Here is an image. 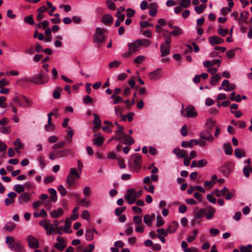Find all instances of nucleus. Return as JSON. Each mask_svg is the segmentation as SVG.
<instances>
[{
  "label": "nucleus",
  "instance_id": "37",
  "mask_svg": "<svg viewBox=\"0 0 252 252\" xmlns=\"http://www.w3.org/2000/svg\"><path fill=\"white\" fill-rule=\"evenodd\" d=\"M179 4L184 8L189 7L191 4V0H180Z\"/></svg>",
  "mask_w": 252,
  "mask_h": 252
},
{
  "label": "nucleus",
  "instance_id": "29",
  "mask_svg": "<svg viewBox=\"0 0 252 252\" xmlns=\"http://www.w3.org/2000/svg\"><path fill=\"white\" fill-rule=\"evenodd\" d=\"M48 191L49 193L51 194V196L50 197V200L53 202L56 201L57 199V197L56 196L57 191L54 189H49Z\"/></svg>",
  "mask_w": 252,
  "mask_h": 252
},
{
  "label": "nucleus",
  "instance_id": "62",
  "mask_svg": "<svg viewBox=\"0 0 252 252\" xmlns=\"http://www.w3.org/2000/svg\"><path fill=\"white\" fill-rule=\"evenodd\" d=\"M58 190L62 196H64L66 194V191L64 187L62 185H60L58 187Z\"/></svg>",
  "mask_w": 252,
  "mask_h": 252
},
{
  "label": "nucleus",
  "instance_id": "54",
  "mask_svg": "<svg viewBox=\"0 0 252 252\" xmlns=\"http://www.w3.org/2000/svg\"><path fill=\"white\" fill-rule=\"evenodd\" d=\"M171 35L170 34H163V36L165 39V42L163 43L169 44L171 42Z\"/></svg>",
  "mask_w": 252,
  "mask_h": 252
},
{
  "label": "nucleus",
  "instance_id": "59",
  "mask_svg": "<svg viewBox=\"0 0 252 252\" xmlns=\"http://www.w3.org/2000/svg\"><path fill=\"white\" fill-rule=\"evenodd\" d=\"M181 146L183 147H189L190 148L193 147V144L191 143V140L189 141H183L181 143Z\"/></svg>",
  "mask_w": 252,
  "mask_h": 252
},
{
  "label": "nucleus",
  "instance_id": "50",
  "mask_svg": "<svg viewBox=\"0 0 252 252\" xmlns=\"http://www.w3.org/2000/svg\"><path fill=\"white\" fill-rule=\"evenodd\" d=\"M121 63L118 61H114L110 62L109 64V67L111 68H117L120 64Z\"/></svg>",
  "mask_w": 252,
  "mask_h": 252
},
{
  "label": "nucleus",
  "instance_id": "22",
  "mask_svg": "<svg viewBox=\"0 0 252 252\" xmlns=\"http://www.w3.org/2000/svg\"><path fill=\"white\" fill-rule=\"evenodd\" d=\"M179 226L178 223L176 221L171 222L170 224L167 228V230L169 233H172L176 231Z\"/></svg>",
  "mask_w": 252,
  "mask_h": 252
},
{
  "label": "nucleus",
  "instance_id": "9",
  "mask_svg": "<svg viewBox=\"0 0 252 252\" xmlns=\"http://www.w3.org/2000/svg\"><path fill=\"white\" fill-rule=\"evenodd\" d=\"M27 240L29 247L32 249L38 248L39 247V244L38 240L32 235H29L27 237Z\"/></svg>",
  "mask_w": 252,
  "mask_h": 252
},
{
  "label": "nucleus",
  "instance_id": "38",
  "mask_svg": "<svg viewBox=\"0 0 252 252\" xmlns=\"http://www.w3.org/2000/svg\"><path fill=\"white\" fill-rule=\"evenodd\" d=\"M111 98L114 99L113 102L114 104L123 101V99L121 96L116 95L115 94H112L111 96Z\"/></svg>",
  "mask_w": 252,
  "mask_h": 252
},
{
  "label": "nucleus",
  "instance_id": "13",
  "mask_svg": "<svg viewBox=\"0 0 252 252\" xmlns=\"http://www.w3.org/2000/svg\"><path fill=\"white\" fill-rule=\"evenodd\" d=\"M170 46L169 44L162 43L160 45L161 57H166L170 54Z\"/></svg>",
  "mask_w": 252,
  "mask_h": 252
},
{
  "label": "nucleus",
  "instance_id": "26",
  "mask_svg": "<svg viewBox=\"0 0 252 252\" xmlns=\"http://www.w3.org/2000/svg\"><path fill=\"white\" fill-rule=\"evenodd\" d=\"M183 33V30L178 26H175L174 30L170 32V34L175 36H178Z\"/></svg>",
  "mask_w": 252,
  "mask_h": 252
},
{
  "label": "nucleus",
  "instance_id": "45",
  "mask_svg": "<svg viewBox=\"0 0 252 252\" xmlns=\"http://www.w3.org/2000/svg\"><path fill=\"white\" fill-rule=\"evenodd\" d=\"M15 227V224L14 223H13V222H9L5 224L4 228L6 230H8L9 231H11L12 230L14 229Z\"/></svg>",
  "mask_w": 252,
  "mask_h": 252
},
{
  "label": "nucleus",
  "instance_id": "39",
  "mask_svg": "<svg viewBox=\"0 0 252 252\" xmlns=\"http://www.w3.org/2000/svg\"><path fill=\"white\" fill-rule=\"evenodd\" d=\"M85 236L86 238V239L90 241L93 239L94 238V235L93 233V230L92 229H88L85 233Z\"/></svg>",
  "mask_w": 252,
  "mask_h": 252
},
{
  "label": "nucleus",
  "instance_id": "14",
  "mask_svg": "<svg viewBox=\"0 0 252 252\" xmlns=\"http://www.w3.org/2000/svg\"><path fill=\"white\" fill-rule=\"evenodd\" d=\"M94 137L93 140V144L97 147L101 146L104 141L103 137L98 134H94Z\"/></svg>",
  "mask_w": 252,
  "mask_h": 252
},
{
  "label": "nucleus",
  "instance_id": "55",
  "mask_svg": "<svg viewBox=\"0 0 252 252\" xmlns=\"http://www.w3.org/2000/svg\"><path fill=\"white\" fill-rule=\"evenodd\" d=\"M37 161L39 163L40 167L42 169L45 167L46 163L44 161V158L42 156L40 155L38 157Z\"/></svg>",
  "mask_w": 252,
  "mask_h": 252
},
{
  "label": "nucleus",
  "instance_id": "21",
  "mask_svg": "<svg viewBox=\"0 0 252 252\" xmlns=\"http://www.w3.org/2000/svg\"><path fill=\"white\" fill-rule=\"evenodd\" d=\"M227 191V188L223 187L221 190H219L218 189H215L213 192L212 194L216 195L217 197H220L224 196L226 194V192Z\"/></svg>",
  "mask_w": 252,
  "mask_h": 252
},
{
  "label": "nucleus",
  "instance_id": "31",
  "mask_svg": "<svg viewBox=\"0 0 252 252\" xmlns=\"http://www.w3.org/2000/svg\"><path fill=\"white\" fill-rule=\"evenodd\" d=\"M220 78V76L218 74L213 76L210 79L211 84L214 86L216 85L219 82Z\"/></svg>",
  "mask_w": 252,
  "mask_h": 252
},
{
  "label": "nucleus",
  "instance_id": "27",
  "mask_svg": "<svg viewBox=\"0 0 252 252\" xmlns=\"http://www.w3.org/2000/svg\"><path fill=\"white\" fill-rule=\"evenodd\" d=\"M250 172L252 173V166L250 165H246L243 169V173L246 178L250 176Z\"/></svg>",
  "mask_w": 252,
  "mask_h": 252
},
{
  "label": "nucleus",
  "instance_id": "6",
  "mask_svg": "<svg viewBox=\"0 0 252 252\" xmlns=\"http://www.w3.org/2000/svg\"><path fill=\"white\" fill-rule=\"evenodd\" d=\"M181 114L184 117L195 118L197 116V112L195 111L194 107L190 105L188 106L185 110L182 109Z\"/></svg>",
  "mask_w": 252,
  "mask_h": 252
},
{
  "label": "nucleus",
  "instance_id": "3",
  "mask_svg": "<svg viewBox=\"0 0 252 252\" xmlns=\"http://www.w3.org/2000/svg\"><path fill=\"white\" fill-rule=\"evenodd\" d=\"M80 178L79 173L75 168H71L70 169L69 173L67 175L66 182L67 187L71 188L75 186V182Z\"/></svg>",
  "mask_w": 252,
  "mask_h": 252
},
{
  "label": "nucleus",
  "instance_id": "61",
  "mask_svg": "<svg viewBox=\"0 0 252 252\" xmlns=\"http://www.w3.org/2000/svg\"><path fill=\"white\" fill-rule=\"evenodd\" d=\"M106 3L109 9L112 10L116 9L115 4L111 0H107Z\"/></svg>",
  "mask_w": 252,
  "mask_h": 252
},
{
  "label": "nucleus",
  "instance_id": "33",
  "mask_svg": "<svg viewBox=\"0 0 252 252\" xmlns=\"http://www.w3.org/2000/svg\"><path fill=\"white\" fill-rule=\"evenodd\" d=\"M14 145L15 146V150L18 153H20L19 149L22 148L23 144L21 143L19 138H17L16 141L14 142Z\"/></svg>",
  "mask_w": 252,
  "mask_h": 252
},
{
  "label": "nucleus",
  "instance_id": "64",
  "mask_svg": "<svg viewBox=\"0 0 252 252\" xmlns=\"http://www.w3.org/2000/svg\"><path fill=\"white\" fill-rule=\"evenodd\" d=\"M226 54L228 58H232L234 57L235 52L233 50H229L226 52Z\"/></svg>",
  "mask_w": 252,
  "mask_h": 252
},
{
  "label": "nucleus",
  "instance_id": "63",
  "mask_svg": "<svg viewBox=\"0 0 252 252\" xmlns=\"http://www.w3.org/2000/svg\"><path fill=\"white\" fill-rule=\"evenodd\" d=\"M71 224V221H70L69 218H67L65 220V226H63V227H64V228L65 229V230H64V232H65V233L68 232L67 229H68L70 228Z\"/></svg>",
  "mask_w": 252,
  "mask_h": 252
},
{
  "label": "nucleus",
  "instance_id": "51",
  "mask_svg": "<svg viewBox=\"0 0 252 252\" xmlns=\"http://www.w3.org/2000/svg\"><path fill=\"white\" fill-rule=\"evenodd\" d=\"M152 218L149 215H146L144 217V222L149 226L151 225Z\"/></svg>",
  "mask_w": 252,
  "mask_h": 252
},
{
  "label": "nucleus",
  "instance_id": "43",
  "mask_svg": "<svg viewBox=\"0 0 252 252\" xmlns=\"http://www.w3.org/2000/svg\"><path fill=\"white\" fill-rule=\"evenodd\" d=\"M66 246L65 243H57L55 244V247L60 251H63Z\"/></svg>",
  "mask_w": 252,
  "mask_h": 252
},
{
  "label": "nucleus",
  "instance_id": "49",
  "mask_svg": "<svg viewBox=\"0 0 252 252\" xmlns=\"http://www.w3.org/2000/svg\"><path fill=\"white\" fill-rule=\"evenodd\" d=\"M62 90L61 88L58 87L57 88V90L54 91L53 96L55 99H59L60 97L61 94L60 92Z\"/></svg>",
  "mask_w": 252,
  "mask_h": 252
},
{
  "label": "nucleus",
  "instance_id": "17",
  "mask_svg": "<svg viewBox=\"0 0 252 252\" xmlns=\"http://www.w3.org/2000/svg\"><path fill=\"white\" fill-rule=\"evenodd\" d=\"M94 120L93 121L94 127L93 128V131H95L96 129L99 128L101 126V121L98 115L96 113H94Z\"/></svg>",
  "mask_w": 252,
  "mask_h": 252
},
{
  "label": "nucleus",
  "instance_id": "30",
  "mask_svg": "<svg viewBox=\"0 0 252 252\" xmlns=\"http://www.w3.org/2000/svg\"><path fill=\"white\" fill-rule=\"evenodd\" d=\"M223 148L225 150V153L227 155H230L232 154L233 150L230 143H225L223 145Z\"/></svg>",
  "mask_w": 252,
  "mask_h": 252
},
{
  "label": "nucleus",
  "instance_id": "25",
  "mask_svg": "<svg viewBox=\"0 0 252 252\" xmlns=\"http://www.w3.org/2000/svg\"><path fill=\"white\" fill-rule=\"evenodd\" d=\"M123 138L124 139V144L130 145L134 143V140L130 136L128 135H124Z\"/></svg>",
  "mask_w": 252,
  "mask_h": 252
},
{
  "label": "nucleus",
  "instance_id": "18",
  "mask_svg": "<svg viewBox=\"0 0 252 252\" xmlns=\"http://www.w3.org/2000/svg\"><path fill=\"white\" fill-rule=\"evenodd\" d=\"M173 153L179 158H185V156H187L186 151L185 150H181L178 148H175L173 151Z\"/></svg>",
  "mask_w": 252,
  "mask_h": 252
},
{
  "label": "nucleus",
  "instance_id": "46",
  "mask_svg": "<svg viewBox=\"0 0 252 252\" xmlns=\"http://www.w3.org/2000/svg\"><path fill=\"white\" fill-rule=\"evenodd\" d=\"M49 25V23L47 21H43L42 22H40L38 24H36V26L38 28H42L43 29H46Z\"/></svg>",
  "mask_w": 252,
  "mask_h": 252
},
{
  "label": "nucleus",
  "instance_id": "35",
  "mask_svg": "<svg viewBox=\"0 0 252 252\" xmlns=\"http://www.w3.org/2000/svg\"><path fill=\"white\" fill-rule=\"evenodd\" d=\"M14 189L16 192L21 193L24 191L25 186L22 185H15L14 186Z\"/></svg>",
  "mask_w": 252,
  "mask_h": 252
},
{
  "label": "nucleus",
  "instance_id": "2",
  "mask_svg": "<svg viewBox=\"0 0 252 252\" xmlns=\"http://www.w3.org/2000/svg\"><path fill=\"white\" fill-rule=\"evenodd\" d=\"M23 81L26 82H33L37 85H43L48 82L49 78L45 75L42 70H41L32 77L25 78Z\"/></svg>",
  "mask_w": 252,
  "mask_h": 252
},
{
  "label": "nucleus",
  "instance_id": "32",
  "mask_svg": "<svg viewBox=\"0 0 252 252\" xmlns=\"http://www.w3.org/2000/svg\"><path fill=\"white\" fill-rule=\"evenodd\" d=\"M50 223V221L47 220H43L39 222V224L44 227L46 232H47V230L49 228Z\"/></svg>",
  "mask_w": 252,
  "mask_h": 252
},
{
  "label": "nucleus",
  "instance_id": "42",
  "mask_svg": "<svg viewBox=\"0 0 252 252\" xmlns=\"http://www.w3.org/2000/svg\"><path fill=\"white\" fill-rule=\"evenodd\" d=\"M45 129L46 131H53L54 129V125L52 124V121H49L48 120V124L45 126Z\"/></svg>",
  "mask_w": 252,
  "mask_h": 252
},
{
  "label": "nucleus",
  "instance_id": "36",
  "mask_svg": "<svg viewBox=\"0 0 252 252\" xmlns=\"http://www.w3.org/2000/svg\"><path fill=\"white\" fill-rule=\"evenodd\" d=\"M206 213L204 209H201L198 211L194 213V216L196 219H200L202 218Z\"/></svg>",
  "mask_w": 252,
  "mask_h": 252
},
{
  "label": "nucleus",
  "instance_id": "20",
  "mask_svg": "<svg viewBox=\"0 0 252 252\" xmlns=\"http://www.w3.org/2000/svg\"><path fill=\"white\" fill-rule=\"evenodd\" d=\"M31 198V194L29 193L25 192L21 194L19 197L20 204H22L24 202H28Z\"/></svg>",
  "mask_w": 252,
  "mask_h": 252
},
{
  "label": "nucleus",
  "instance_id": "41",
  "mask_svg": "<svg viewBox=\"0 0 252 252\" xmlns=\"http://www.w3.org/2000/svg\"><path fill=\"white\" fill-rule=\"evenodd\" d=\"M216 212V210L214 208H211L210 211L206 214V218L207 220L212 219Z\"/></svg>",
  "mask_w": 252,
  "mask_h": 252
},
{
  "label": "nucleus",
  "instance_id": "47",
  "mask_svg": "<svg viewBox=\"0 0 252 252\" xmlns=\"http://www.w3.org/2000/svg\"><path fill=\"white\" fill-rule=\"evenodd\" d=\"M206 5H203V4H202V5H200L198 6H195L194 9H195V11L198 13V14H200L201 13H202L204 9L206 8Z\"/></svg>",
  "mask_w": 252,
  "mask_h": 252
},
{
  "label": "nucleus",
  "instance_id": "60",
  "mask_svg": "<svg viewBox=\"0 0 252 252\" xmlns=\"http://www.w3.org/2000/svg\"><path fill=\"white\" fill-rule=\"evenodd\" d=\"M218 33L222 36H225L228 34V31L227 29L219 28L218 29Z\"/></svg>",
  "mask_w": 252,
  "mask_h": 252
},
{
  "label": "nucleus",
  "instance_id": "40",
  "mask_svg": "<svg viewBox=\"0 0 252 252\" xmlns=\"http://www.w3.org/2000/svg\"><path fill=\"white\" fill-rule=\"evenodd\" d=\"M140 46H143L147 47L151 45V42L147 39H138Z\"/></svg>",
  "mask_w": 252,
  "mask_h": 252
},
{
  "label": "nucleus",
  "instance_id": "52",
  "mask_svg": "<svg viewBox=\"0 0 252 252\" xmlns=\"http://www.w3.org/2000/svg\"><path fill=\"white\" fill-rule=\"evenodd\" d=\"M126 209V207L117 208L115 210V214L116 216H120Z\"/></svg>",
  "mask_w": 252,
  "mask_h": 252
},
{
  "label": "nucleus",
  "instance_id": "57",
  "mask_svg": "<svg viewBox=\"0 0 252 252\" xmlns=\"http://www.w3.org/2000/svg\"><path fill=\"white\" fill-rule=\"evenodd\" d=\"M145 57L144 56L140 55L137 56L134 60V62L137 64L141 63L145 60Z\"/></svg>",
  "mask_w": 252,
  "mask_h": 252
},
{
  "label": "nucleus",
  "instance_id": "4",
  "mask_svg": "<svg viewBox=\"0 0 252 252\" xmlns=\"http://www.w3.org/2000/svg\"><path fill=\"white\" fill-rule=\"evenodd\" d=\"M142 157L136 154L133 155L129 161V166L131 169L134 172H138L141 166Z\"/></svg>",
  "mask_w": 252,
  "mask_h": 252
},
{
  "label": "nucleus",
  "instance_id": "48",
  "mask_svg": "<svg viewBox=\"0 0 252 252\" xmlns=\"http://www.w3.org/2000/svg\"><path fill=\"white\" fill-rule=\"evenodd\" d=\"M197 233H198V230L197 229H194L193 231V235L189 236L188 238V239H187L188 242L189 243L192 242L197 237Z\"/></svg>",
  "mask_w": 252,
  "mask_h": 252
},
{
  "label": "nucleus",
  "instance_id": "5",
  "mask_svg": "<svg viewBox=\"0 0 252 252\" xmlns=\"http://www.w3.org/2000/svg\"><path fill=\"white\" fill-rule=\"evenodd\" d=\"M142 194V191L141 190L137 192L135 189L132 188L127 190L125 199L129 204H132L135 202L136 198L139 197Z\"/></svg>",
  "mask_w": 252,
  "mask_h": 252
},
{
  "label": "nucleus",
  "instance_id": "8",
  "mask_svg": "<svg viewBox=\"0 0 252 252\" xmlns=\"http://www.w3.org/2000/svg\"><path fill=\"white\" fill-rule=\"evenodd\" d=\"M128 46L129 47V50L126 56L138 51L141 47L138 40L133 42L128 43Z\"/></svg>",
  "mask_w": 252,
  "mask_h": 252
},
{
  "label": "nucleus",
  "instance_id": "23",
  "mask_svg": "<svg viewBox=\"0 0 252 252\" xmlns=\"http://www.w3.org/2000/svg\"><path fill=\"white\" fill-rule=\"evenodd\" d=\"M102 22L106 25H110L113 21L112 16L109 14L105 15L102 17Z\"/></svg>",
  "mask_w": 252,
  "mask_h": 252
},
{
  "label": "nucleus",
  "instance_id": "10",
  "mask_svg": "<svg viewBox=\"0 0 252 252\" xmlns=\"http://www.w3.org/2000/svg\"><path fill=\"white\" fill-rule=\"evenodd\" d=\"M162 75V69L159 68L149 73V76L151 80L159 79Z\"/></svg>",
  "mask_w": 252,
  "mask_h": 252
},
{
  "label": "nucleus",
  "instance_id": "28",
  "mask_svg": "<svg viewBox=\"0 0 252 252\" xmlns=\"http://www.w3.org/2000/svg\"><path fill=\"white\" fill-rule=\"evenodd\" d=\"M234 154L237 158H241L246 156L245 152L239 148H236L235 150Z\"/></svg>",
  "mask_w": 252,
  "mask_h": 252
},
{
  "label": "nucleus",
  "instance_id": "19",
  "mask_svg": "<svg viewBox=\"0 0 252 252\" xmlns=\"http://www.w3.org/2000/svg\"><path fill=\"white\" fill-rule=\"evenodd\" d=\"M63 214V210L61 208H59L57 210H53L50 212V215L53 218H57L61 217Z\"/></svg>",
  "mask_w": 252,
  "mask_h": 252
},
{
  "label": "nucleus",
  "instance_id": "56",
  "mask_svg": "<svg viewBox=\"0 0 252 252\" xmlns=\"http://www.w3.org/2000/svg\"><path fill=\"white\" fill-rule=\"evenodd\" d=\"M157 232L158 233V235H161V236L166 237L168 235V231L167 230L164 229V228H159L157 229Z\"/></svg>",
  "mask_w": 252,
  "mask_h": 252
},
{
  "label": "nucleus",
  "instance_id": "15",
  "mask_svg": "<svg viewBox=\"0 0 252 252\" xmlns=\"http://www.w3.org/2000/svg\"><path fill=\"white\" fill-rule=\"evenodd\" d=\"M223 39L220 37L214 35L209 37V41L211 45L220 44L223 42Z\"/></svg>",
  "mask_w": 252,
  "mask_h": 252
},
{
  "label": "nucleus",
  "instance_id": "58",
  "mask_svg": "<svg viewBox=\"0 0 252 252\" xmlns=\"http://www.w3.org/2000/svg\"><path fill=\"white\" fill-rule=\"evenodd\" d=\"M24 21L28 23L30 25H33L34 24V20L32 15L28 16H26L24 18Z\"/></svg>",
  "mask_w": 252,
  "mask_h": 252
},
{
  "label": "nucleus",
  "instance_id": "24",
  "mask_svg": "<svg viewBox=\"0 0 252 252\" xmlns=\"http://www.w3.org/2000/svg\"><path fill=\"white\" fill-rule=\"evenodd\" d=\"M70 150L68 149H64L56 152V156L58 158L64 157L70 153Z\"/></svg>",
  "mask_w": 252,
  "mask_h": 252
},
{
  "label": "nucleus",
  "instance_id": "11",
  "mask_svg": "<svg viewBox=\"0 0 252 252\" xmlns=\"http://www.w3.org/2000/svg\"><path fill=\"white\" fill-rule=\"evenodd\" d=\"M200 137L203 139H205L210 142L214 140V137L211 132L208 130L202 131L199 133Z\"/></svg>",
  "mask_w": 252,
  "mask_h": 252
},
{
  "label": "nucleus",
  "instance_id": "7",
  "mask_svg": "<svg viewBox=\"0 0 252 252\" xmlns=\"http://www.w3.org/2000/svg\"><path fill=\"white\" fill-rule=\"evenodd\" d=\"M106 32L104 29L97 27L94 36V42L98 44L103 42L105 39L104 34Z\"/></svg>",
  "mask_w": 252,
  "mask_h": 252
},
{
  "label": "nucleus",
  "instance_id": "16",
  "mask_svg": "<svg viewBox=\"0 0 252 252\" xmlns=\"http://www.w3.org/2000/svg\"><path fill=\"white\" fill-rule=\"evenodd\" d=\"M222 86L224 87V91L226 92L230 91L236 88L235 85L230 84L227 80H224L222 83Z\"/></svg>",
  "mask_w": 252,
  "mask_h": 252
},
{
  "label": "nucleus",
  "instance_id": "12",
  "mask_svg": "<svg viewBox=\"0 0 252 252\" xmlns=\"http://www.w3.org/2000/svg\"><path fill=\"white\" fill-rule=\"evenodd\" d=\"M7 196L8 197L4 200V203L6 206L14 203L15 198L17 196V194L14 192H10L7 194Z\"/></svg>",
  "mask_w": 252,
  "mask_h": 252
},
{
  "label": "nucleus",
  "instance_id": "34",
  "mask_svg": "<svg viewBox=\"0 0 252 252\" xmlns=\"http://www.w3.org/2000/svg\"><path fill=\"white\" fill-rule=\"evenodd\" d=\"M206 125L207 127L209 129L211 130L213 128V127L215 126L216 122L212 119H208L206 121Z\"/></svg>",
  "mask_w": 252,
  "mask_h": 252
},
{
  "label": "nucleus",
  "instance_id": "53",
  "mask_svg": "<svg viewBox=\"0 0 252 252\" xmlns=\"http://www.w3.org/2000/svg\"><path fill=\"white\" fill-rule=\"evenodd\" d=\"M81 217L83 219H85L88 221H89L90 220V214L89 212L87 210H84L83 211Z\"/></svg>",
  "mask_w": 252,
  "mask_h": 252
},
{
  "label": "nucleus",
  "instance_id": "1",
  "mask_svg": "<svg viewBox=\"0 0 252 252\" xmlns=\"http://www.w3.org/2000/svg\"><path fill=\"white\" fill-rule=\"evenodd\" d=\"M5 243L12 251L16 252H26L24 246L23 245L21 241H16L13 237L6 236Z\"/></svg>",
  "mask_w": 252,
  "mask_h": 252
},
{
  "label": "nucleus",
  "instance_id": "44",
  "mask_svg": "<svg viewBox=\"0 0 252 252\" xmlns=\"http://www.w3.org/2000/svg\"><path fill=\"white\" fill-rule=\"evenodd\" d=\"M65 144V142L64 141H60L56 144H55L53 146H52V149L53 150H56L57 149H58V148H63Z\"/></svg>",
  "mask_w": 252,
  "mask_h": 252
}]
</instances>
